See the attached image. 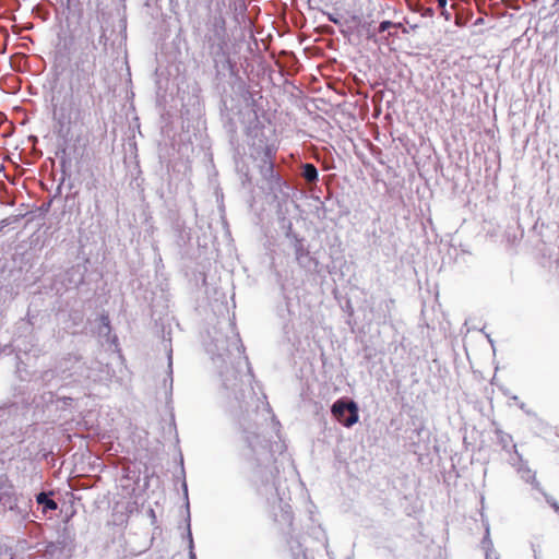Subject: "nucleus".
<instances>
[{
	"instance_id": "nucleus-1",
	"label": "nucleus",
	"mask_w": 559,
	"mask_h": 559,
	"mask_svg": "<svg viewBox=\"0 0 559 559\" xmlns=\"http://www.w3.org/2000/svg\"><path fill=\"white\" fill-rule=\"evenodd\" d=\"M376 5L371 0H358L352 10V44L354 37L357 44L362 41H376Z\"/></svg>"
},
{
	"instance_id": "nucleus-2",
	"label": "nucleus",
	"mask_w": 559,
	"mask_h": 559,
	"mask_svg": "<svg viewBox=\"0 0 559 559\" xmlns=\"http://www.w3.org/2000/svg\"><path fill=\"white\" fill-rule=\"evenodd\" d=\"M415 432L418 437V442L413 443L414 453L418 455H428L430 452V431L421 426L416 428Z\"/></svg>"
},
{
	"instance_id": "nucleus-3",
	"label": "nucleus",
	"mask_w": 559,
	"mask_h": 559,
	"mask_svg": "<svg viewBox=\"0 0 559 559\" xmlns=\"http://www.w3.org/2000/svg\"><path fill=\"white\" fill-rule=\"evenodd\" d=\"M76 75L74 76V82L79 87H84L86 93L93 97V90L95 88V82L93 81V70L91 72H86L83 68L76 64Z\"/></svg>"
},
{
	"instance_id": "nucleus-4",
	"label": "nucleus",
	"mask_w": 559,
	"mask_h": 559,
	"mask_svg": "<svg viewBox=\"0 0 559 559\" xmlns=\"http://www.w3.org/2000/svg\"><path fill=\"white\" fill-rule=\"evenodd\" d=\"M331 412L337 421L342 423L345 427H349V416H345V413L349 412V401L344 399L336 401Z\"/></svg>"
},
{
	"instance_id": "nucleus-5",
	"label": "nucleus",
	"mask_w": 559,
	"mask_h": 559,
	"mask_svg": "<svg viewBox=\"0 0 559 559\" xmlns=\"http://www.w3.org/2000/svg\"><path fill=\"white\" fill-rule=\"evenodd\" d=\"M523 238V230L520 229V225L508 226L504 230L503 239L509 249H515Z\"/></svg>"
},
{
	"instance_id": "nucleus-6",
	"label": "nucleus",
	"mask_w": 559,
	"mask_h": 559,
	"mask_svg": "<svg viewBox=\"0 0 559 559\" xmlns=\"http://www.w3.org/2000/svg\"><path fill=\"white\" fill-rule=\"evenodd\" d=\"M496 435L497 442L503 451L511 452V450H513V452L521 459V455L516 450V445L513 443V438L511 435L502 431L501 429H496Z\"/></svg>"
},
{
	"instance_id": "nucleus-7",
	"label": "nucleus",
	"mask_w": 559,
	"mask_h": 559,
	"mask_svg": "<svg viewBox=\"0 0 559 559\" xmlns=\"http://www.w3.org/2000/svg\"><path fill=\"white\" fill-rule=\"evenodd\" d=\"M371 212L372 209L368 204H359V209L356 210L354 217L358 221L359 224H364L371 219Z\"/></svg>"
},
{
	"instance_id": "nucleus-8",
	"label": "nucleus",
	"mask_w": 559,
	"mask_h": 559,
	"mask_svg": "<svg viewBox=\"0 0 559 559\" xmlns=\"http://www.w3.org/2000/svg\"><path fill=\"white\" fill-rule=\"evenodd\" d=\"M481 547L485 550V559H491V552L493 551V544L490 538L489 525L486 526V532L481 539Z\"/></svg>"
},
{
	"instance_id": "nucleus-9",
	"label": "nucleus",
	"mask_w": 559,
	"mask_h": 559,
	"mask_svg": "<svg viewBox=\"0 0 559 559\" xmlns=\"http://www.w3.org/2000/svg\"><path fill=\"white\" fill-rule=\"evenodd\" d=\"M36 501L38 504H43L46 510L55 511L58 509L57 502L52 499H49L45 492L37 495Z\"/></svg>"
},
{
	"instance_id": "nucleus-10",
	"label": "nucleus",
	"mask_w": 559,
	"mask_h": 559,
	"mask_svg": "<svg viewBox=\"0 0 559 559\" xmlns=\"http://www.w3.org/2000/svg\"><path fill=\"white\" fill-rule=\"evenodd\" d=\"M302 177L308 182H313L318 178V170L312 164H305L302 168Z\"/></svg>"
},
{
	"instance_id": "nucleus-11",
	"label": "nucleus",
	"mask_w": 559,
	"mask_h": 559,
	"mask_svg": "<svg viewBox=\"0 0 559 559\" xmlns=\"http://www.w3.org/2000/svg\"><path fill=\"white\" fill-rule=\"evenodd\" d=\"M545 225L542 224L540 226H538V224L536 223L533 228H532V233H533V236L534 237H537V240L535 242V247H538V243H544L546 245L548 242V239H546L545 235L543 234V229H544Z\"/></svg>"
},
{
	"instance_id": "nucleus-12",
	"label": "nucleus",
	"mask_w": 559,
	"mask_h": 559,
	"mask_svg": "<svg viewBox=\"0 0 559 559\" xmlns=\"http://www.w3.org/2000/svg\"><path fill=\"white\" fill-rule=\"evenodd\" d=\"M400 26H402V24H401V23H394V22H392V21L384 20V21L380 22V24H379V26H378V27H376V35H377V34H382V33H384V32L389 31V29H390V28H392V27L397 28V27H400Z\"/></svg>"
},
{
	"instance_id": "nucleus-13",
	"label": "nucleus",
	"mask_w": 559,
	"mask_h": 559,
	"mask_svg": "<svg viewBox=\"0 0 559 559\" xmlns=\"http://www.w3.org/2000/svg\"><path fill=\"white\" fill-rule=\"evenodd\" d=\"M359 421V406L352 400V426Z\"/></svg>"
},
{
	"instance_id": "nucleus-14",
	"label": "nucleus",
	"mask_w": 559,
	"mask_h": 559,
	"mask_svg": "<svg viewBox=\"0 0 559 559\" xmlns=\"http://www.w3.org/2000/svg\"><path fill=\"white\" fill-rule=\"evenodd\" d=\"M417 11L424 17H432L435 14V10L431 7L419 5V9Z\"/></svg>"
},
{
	"instance_id": "nucleus-15",
	"label": "nucleus",
	"mask_w": 559,
	"mask_h": 559,
	"mask_svg": "<svg viewBox=\"0 0 559 559\" xmlns=\"http://www.w3.org/2000/svg\"><path fill=\"white\" fill-rule=\"evenodd\" d=\"M352 145H353V150H354V153H355V155L357 156V158H358V159H360V162H361L364 165H369V164H370V162H369V159L367 158L366 154H365V153H362L361 151H359L355 144H353V143H352Z\"/></svg>"
},
{
	"instance_id": "nucleus-16",
	"label": "nucleus",
	"mask_w": 559,
	"mask_h": 559,
	"mask_svg": "<svg viewBox=\"0 0 559 559\" xmlns=\"http://www.w3.org/2000/svg\"><path fill=\"white\" fill-rule=\"evenodd\" d=\"M545 497H546V501H547V503H548V504H549V506H550V507H551L556 512H559V504H558V502L555 500V498H554V497H551V496H547V495H545Z\"/></svg>"
},
{
	"instance_id": "nucleus-17",
	"label": "nucleus",
	"mask_w": 559,
	"mask_h": 559,
	"mask_svg": "<svg viewBox=\"0 0 559 559\" xmlns=\"http://www.w3.org/2000/svg\"><path fill=\"white\" fill-rule=\"evenodd\" d=\"M350 79H352V96H353L354 90H355L354 85L357 83H362V81L360 79H358L354 73H352Z\"/></svg>"
},
{
	"instance_id": "nucleus-18",
	"label": "nucleus",
	"mask_w": 559,
	"mask_h": 559,
	"mask_svg": "<svg viewBox=\"0 0 559 559\" xmlns=\"http://www.w3.org/2000/svg\"><path fill=\"white\" fill-rule=\"evenodd\" d=\"M530 479H532V484H534V487L536 489H539V483L536 481L535 474L528 475V478L526 479V481H530Z\"/></svg>"
},
{
	"instance_id": "nucleus-19",
	"label": "nucleus",
	"mask_w": 559,
	"mask_h": 559,
	"mask_svg": "<svg viewBox=\"0 0 559 559\" xmlns=\"http://www.w3.org/2000/svg\"><path fill=\"white\" fill-rule=\"evenodd\" d=\"M216 24L219 26V28H221L222 31H225V24H226V22H225L224 17H219V19H217V20H216Z\"/></svg>"
},
{
	"instance_id": "nucleus-20",
	"label": "nucleus",
	"mask_w": 559,
	"mask_h": 559,
	"mask_svg": "<svg viewBox=\"0 0 559 559\" xmlns=\"http://www.w3.org/2000/svg\"><path fill=\"white\" fill-rule=\"evenodd\" d=\"M437 3L440 9H445L448 0H437Z\"/></svg>"
},
{
	"instance_id": "nucleus-21",
	"label": "nucleus",
	"mask_w": 559,
	"mask_h": 559,
	"mask_svg": "<svg viewBox=\"0 0 559 559\" xmlns=\"http://www.w3.org/2000/svg\"><path fill=\"white\" fill-rule=\"evenodd\" d=\"M287 518H288V524H289V526H292L293 525V520H294L293 514L292 513H287Z\"/></svg>"
},
{
	"instance_id": "nucleus-22",
	"label": "nucleus",
	"mask_w": 559,
	"mask_h": 559,
	"mask_svg": "<svg viewBox=\"0 0 559 559\" xmlns=\"http://www.w3.org/2000/svg\"><path fill=\"white\" fill-rule=\"evenodd\" d=\"M330 21L334 22V23H338V20L333 17L332 15L329 16Z\"/></svg>"
},
{
	"instance_id": "nucleus-23",
	"label": "nucleus",
	"mask_w": 559,
	"mask_h": 559,
	"mask_svg": "<svg viewBox=\"0 0 559 559\" xmlns=\"http://www.w3.org/2000/svg\"><path fill=\"white\" fill-rule=\"evenodd\" d=\"M487 337H488V341H489L490 345L493 347V345H495L493 340H492V338H490V336H489V335H488Z\"/></svg>"
},
{
	"instance_id": "nucleus-24",
	"label": "nucleus",
	"mask_w": 559,
	"mask_h": 559,
	"mask_svg": "<svg viewBox=\"0 0 559 559\" xmlns=\"http://www.w3.org/2000/svg\"><path fill=\"white\" fill-rule=\"evenodd\" d=\"M533 551H534V559H539L538 556H537V551L536 549L533 547Z\"/></svg>"
},
{
	"instance_id": "nucleus-25",
	"label": "nucleus",
	"mask_w": 559,
	"mask_h": 559,
	"mask_svg": "<svg viewBox=\"0 0 559 559\" xmlns=\"http://www.w3.org/2000/svg\"><path fill=\"white\" fill-rule=\"evenodd\" d=\"M432 448H433L435 452L439 451V447L437 444H433Z\"/></svg>"
},
{
	"instance_id": "nucleus-26",
	"label": "nucleus",
	"mask_w": 559,
	"mask_h": 559,
	"mask_svg": "<svg viewBox=\"0 0 559 559\" xmlns=\"http://www.w3.org/2000/svg\"><path fill=\"white\" fill-rule=\"evenodd\" d=\"M266 156L269 157V159H271V151L270 150H266Z\"/></svg>"
},
{
	"instance_id": "nucleus-27",
	"label": "nucleus",
	"mask_w": 559,
	"mask_h": 559,
	"mask_svg": "<svg viewBox=\"0 0 559 559\" xmlns=\"http://www.w3.org/2000/svg\"><path fill=\"white\" fill-rule=\"evenodd\" d=\"M520 408L525 411V404H524V403H522V404L520 405Z\"/></svg>"
},
{
	"instance_id": "nucleus-28",
	"label": "nucleus",
	"mask_w": 559,
	"mask_h": 559,
	"mask_svg": "<svg viewBox=\"0 0 559 559\" xmlns=\"http://www.w3.org/2000/svg\"><path fill=\"white\" fill-rule=\"evenodd\" d=\"M272 168H273V164H272V162L270 160V169L272 170Z\"/></svg>"
},
{
	"instance_id": "nucleus-29",
	"label": "nucleus",
	"mask_w": 559,
	"mask_h": 559,
	"mask_svg": "<svg viewBox=\"0 0 559 559\" xmlns=\"http://www.w3.org/2000/svg\"><path fill=\"white\" fill-rule=\"evenodd\" d=\"M556 2H559V0H556Z\"/></svg>"
}]
</instances>
